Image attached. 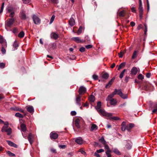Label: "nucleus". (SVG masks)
<instances>
[{"label": "nucleus", "instance_id": "obj_1", "mask_svg": "<svg viewBox=\"0 0 157 157\" xmlns=\"http://www.w3.org/2000/svg\"><path fill=\"white\" fill-rule=\"evenodd\" d=\"M101 105L100 101H98L97 103V106L95 107V109L101 115L103 116L109 117L112 116V114L111 113H108L105 112L104 110L101 109Z\"/></svg>", "mask_w": 157, "mask_h": 157}, {"label": "nucleus", "instance_id": "obj_2", "mask_svg": "<svg viewBox=\"0 0 157 157\" xmlns=\"http://www.w3.org/2000/svg\"><path fill=\"white\" fill-rule=\"evenodd\" d=\"M124 143L125 144L124 148L128 150H130L132 147V143L129 140H125L124 142Z\"/></svg>", "mask_w": 157, "mask_h": 157}, {"label": "nucleus", "instance_id": "obj_3", "mask_svg": "<svg viewBox=\"0 0 157 157\" xmlns=\"http://www.w3.org/2000/svg\"><path fill=\"white\" fill-rule=\"evenodd\" d=\"M14 21V19L13 18H11L7 20L6 21V27H10L13 25Z\"/></svg>", "mask_w": 157, "mask_h": 157}, {"label": "nucleus", "instance_id": "obj_4", "mask_svg": "<svg viewBox=\"0 0 157 157\" xmlns=\"http://www.w3.org/2000/svg\"><path fill=\"white\" fill-rule=\"evenodd\" d=\"M34 23L36 25H39L40 23V19L36 15H33L32 17Z\"/></svg>", "mask_w": 157, "mask_h": 157}, {"label": "nucleus", "instance_id": "obj_5", "mask_svg": "<svg viewBox=\"0 0 157 157\" xmlns=\"http://www.w3.org/2000/svg\"><path fill=\"white\" fill-rule=\"evenodd\" d=\"M86 91V88L83 86H82L80 87L78 92L80 95H82L84 94Z\"/></svg>", "mask_w": 157, "mask_h": 157}, {"label": "nucleus", "instance_id": "obj_6", "mask_svg": "<svg viewBox=\"0 0 157 157\" xmlns=\"http://www.w3.org/2000/svg\"><path fill=\"white\" fill-rule=\"evenodd\" d=\"M81 95L79 94L77 95L76 97V102L78 105L79 106H80L81 105V103H80L81 101Z\"/></svg>", "mask_w": 157, "mask_h": 157}, {"label": "nucleus", "instance_id": "obj_7", "mask_svg": "<svg viewBox=\"0 0 157 157\" xmlns=\"http://www.w3.org/2000/svg\"><path fill=\"white\" fill-rule=\"evenodd\" d=\"M58 136V135L57 133L52 132L50 134V137L52 139H56Z\"/></svg>", "mask_w": 157, "mask_h": 157}, {"label": "nucleus", "instance_id": "obj_8", "mask_svg": "<svg viewBox=\"0 0 157 157\" xmlns=\"http://www.w3.org/2000/svg\"><path fill=\"white\" fill-rule=\"evenodd\" d=\"M28 140L30 143L31 144L33 142V135L32 133H30L28 137Z\"/></svg>", "mask_w": 157, "mask_h": 157}, {"label": "nucleus", "instance_id": "obj_9", "mask_svg": "<svg viewBox=\"0 0 157 157\" xmlns=\"http://www.w3.org/2000/svg\"><path fill=\"white\" fill-rule=\"evenodd\" d=\"M139 10L140 16V18L141 19L143 16V12L144 11L143 8L142 6V4H139Z\"/></svg>", "mask_w": 157, "mask_h": 157}, {"label": "nucleus", "instance_id": "obj_10", "mask_svg": "<svg viewBox=\"0 0 157 157\" xmlns=\"http://www.w3.org/2000/svg\"><path fill=\"white\" fill-rule=\"evenodd\" d=\"M75 141L77 144L79 145L82 144L83 142L82 138L80 137L76 138Z\"/></svg>", "mask_w": 157, "mask_h": 157}, {"label": "nucleus", "instance_id": "obj_11", "mask_svg": "<svg viewBox=\"0 0 157 157\" xmlns=\"http://www.w3.org/2000/svg\"><path fill=\"white\" fill-rule=\"evenodd\" d=\"M0 43L2 44V46L3 44L5 45L6 47L7 46L6 42L1 36H0Z\"/></svg>", "mask_w": 157, "mask_h": 157}, {"label": "nucleus", "instance_id": "obj_12", "mask_svg": "<svg viewBox=\"0 0 157 157\" xmlns=\"http://www.w3.org/2000/svg\"><path fill=\"white\" fill-rule=\"evenodd\" d=\"M115 79V77H113L112 79H111V80L106 85V88H109L113 84V82L114 81Z\"/></svg>", "mask_w": 157, "mask_h": 157}, {"label": "nucleus", "instance_id": "obj_13", "mask_svg": "<svg viewBox=\"0 0 157 157\" xmlns=\"http://www.w3.org/2000/svg\"><path fill=\"white\" fill-rule=\"evenodd\" d=\"M75 23V21L73 17H71L69 21V24L71 26H74Z\"/></svg>", "mask_w": 157, "mask_h": 157}, {"label": "nucleus", "instance_id": "obj_14", "mask_svg": "<svg viewBox=\"0 0 157 157\" xmlns=\"http://www.w3.org/2000/svg\"><path fill=\"white\" fill-rule=\"evenodd\" d=\"M27 110L28 112L31 114L33 113L34 109L33 107L32 106H29L27 107Z\"/></svg>", "mask_w": 157, "mask_h": 157}, {"label": "nucleus", "instance_id": "obj_15", "mask_svg": "<svg viewBox=\"0 0 157 157\" xmlns=\"http://www.w3.org/2000/svg\"><path fill=\"white\" fill-rule=\"evenodd\" d=\"M13 50L15 51L17 49V47L19 46V44L16 40H15L13 45Z\"/></svg>", "mask_w": 157, "mask_h": 157}, {"label": "nucleus", "instance_id": "obj_16", "mask_svg": "<svg viewBox=\"0 0 157 157\" xmlns=\"http://www.w3.org/2000/svg\"><path fill=\"white\" fill-rule=\"evenodd\" d=\"M126 125L127 130L129 132L130 131V130L134 126V124L132 123H130Z\"/></svg>", "mask_w": 157, "mask_h": 157}, {"label": "nucleus", "instance_id": "obj_17", "mask_svg": "<svg viewBox=\"0 0 157 157\" xmlns=\"http://www.w3.org/2000/svg\"><path fill=\"white\" fill-rule=\"evenodd\" d=\"M5 124L2 128L1 129V131L2 132L6 131V130H7V128L8 127L9 125V123L8 122H6L4 124Z\"/></svg>", "mask_w": 157, "mask_h": 157}, {"label": "nucleus", "instance_id": "obj_18", "mask_svg": "<svg viewBox=\"0 0 157 157\" xmlns=\"http://www.w3.org/2000/svg\"><path fill=\"white\" fill-rule=\"evenodd\" d=\"M98 126L95 124H92L91 126L90 130V131L92 132L97 130L98 129Z\"/></svg>", "mask_w": 157, "mask_h": 157}, {"label": "nucleus", "instance_id": "obj_19", "mask_svg": "<svg viewBox=\"0 0 157 157\" xmlns=\"http://www.w3.org/2000/svg\"><path fill=\"white\" fill-rule=\"evenodd\" d=\"M137 72V69L136 67H134L132 68L131 71V73L132 75H136Z\"/></svg>", "mask_w": 157, "mask_h": 157}, {"label": "nucleus", "instance_id": "obj_20", "mask_svg": "<svg viewBox=\"0 0 157 157\" xmlns=\"http://www.w3.org/2000/svg\"><path fill=\"white\" fill-rule=\"evenodd\" d=\"M72 39L78 43H81L84 42L83 40H81L78 37H74Z\"/></svg>", "mask_w": 157, "mask_h": 157}, {"label": "nucleus", "instance_id": "obj_21", "mask_svg": "<svg viewBox=\"0 0 157 157\" xmlns=\"http://www.w3.org/2000/svg\"><path fill=\"white\" fill-rule=\"evenodd\" d=\"M21 132L27 131L26 126L24 124H21Z\"/></svg>", "mask_w": 157, "mask_h": 157}, {"label": "nucleus", "instance_id": "obj_22", "mask_svg": "<svg viewBox=\"0 0 157 157\" xmlns=\"http://www.w3.org/2000/svg\"><path fill=\"white\" fill-rule=\"evenodd\" d=\"M51 36L52 38L55 40L57 39L59 37L58 35L55 33H52L51 34Z\"/></svg>", "mask_w": 157, "mask_h": 157}, {"label": "nucleus", "instance_id": "obj_23", "mask_svg": "<svg viewBox=\"0 0 157 157\" xmlns=\"http://www.w3.org/2000/svg\"><path fill=\"white\" fill-rule=\"evenodd\" d=\"M7 142L8 144L10 146L13 147H17V145L13 143V142L9 140H7Z\"/></svg>", "mask_w": 157, "mask_h": 157}, {"label": "nucleus", "instance_id": "obj_24", "mask_svg": "<svg viewBox=\"0 0 157 157\" xmlns=\"http://www.w3.org/2000/svg\"><path fill=\"white\" fill-rule=\"evenodd\" d=\"M115 95V94L114 92H113L112 94H109L107 98L106 101H108L112 99V98L114 97Z\"/></svg>", "mask_w": 157, "mask_h": 157}, {"label": "nucleus", "instance_id": "obj_25", "mask_svg": "<svg viewBox=\"0 0 157 157\" xmlns=\"http://www.w3.org/2000/svg\"><path fill=\"white\" fill-rule=\"evenodd\" d=\"M125 123L124 122H123L121 124V129L122 131H124L125 130H127L126 125L125 124Z\"/></svg>", "mask_w": 157, "mask_h": 157}, {"label": "nucleus", "instance_id": "obj_26", "mask_svg": "<svg viewBox=\"0 0 157 157\" xmlns=\"http://www.w3.org/2000/svg\"><path fill=\"white\" fill-rule=\"evenodd\" d=\"M21 19H26V16L24 11H22L21 12Z\"/></svg>", "mask_w": 157, "mask_h": 157}, {"label": "nucleus", "instance_id": "obj_27", "mask_svg": "<svg viewBox=\"0 0 157 157\" xmlns=\"http://www.w3.org/2000/svg\"><path fill=\"white\" fill-rule=\"evenodd\" d=\"M115 94L118 95L119 96L121 95L122 92L121 89L117 90L116 89H115L114 91Z\"/></svg>", "mask_w": 157, "mask_h": 157}, {"label": "nucleus", "instance_id": "obj_28", "mask_svg": "<svg viewBox=\"0 0 157 157\" xmlns=\"http://www.w3.org/2000/svg\"><path fill=\"white\" fill-rule=\"evenodd\" d=\"M80 120L77 118L76 119L75 121V124L76 126L78 128H80L79 125Z\"/></svg>", "mask_w": 157, "mask_h": 157}, {"label": "nucleus", "instance_id": "obj_29", "mask_svg": "<svg viewBox=\"0 0 157 157\" xmlns=\"http://www.w3.org/2000/svg\"><path fill=\"white\" fill-rule=\"evenodd\" d=\"M119 16L121 17H124L125 15V12L124 10L121 11L118 13Z\"/></svg>", "mask_w": 157, "mask_h": 157}, {"label": "nucleus", "instance_id": "obj_30", "mask_svg": "<svg viewBox=\"0 0 157 157\" xmlns=\"http://www.w3.org/2000/svg\"><path fill=\"white\" fill-rule=\"evenodd\" d=\"M125 65V63L123 62L121 63L117 69L118 70H120L121 69L123 68Z\"/></svg>", "mask_w": 157, "mask_h": 157}, {"label": "nucleus", "instance_id": "obj_31", "mask_svg": "<svg viewBox=\"0 0 157 157\" xmlns=\"http://www.w3.org/2000/svg\"><path fill=\"white\" fill-rule=\"evenodd\" d=\"M110 104L112 105H115L117 103V101L114 99H112L109 100Z\"/></svg>", "mask_w": 157, "mask_h": 157}, {"label": "nucleus", "instance_id": "obj_32", "mask_svg": "<svg viewBox=\"0 0 157 157\" xmlns=\"http://www.w3.org/2000/svg\"><path fill=\"white\" fill-rule=\"evenodd\" d=\"M122 98L124 99H127L128 98V95L126 94H124L122 92L120 96Z\"/></svg>", "mask_w": 157, "mask_h": 157}, {"label": "nucleus", "instance_id": "obj_33", "mask_svg": "<svg viewBox=\"0 0 157 157\" xmlns=\"http://www.w3.org/2000/svg\"><path fill=\"white\" fill-rule=\"evenodd\" d=\"M102 76L103 78L105 79H107L109 77V75L108 73H105L103 74Z\"/></svg>", "mask_w": 157, "mask_h": 157}, {"label": "nucleus", "instance_id": "obj_34", "mask_svg": "<svg viewBox=\"0 0 157 157\" xmlns=\"http://www.w3.org/2000/svg\"><path fill=\"white\" fill-rule=\"evenodd\" d=\"M6 47L5 46V45L3 44H2V46L1 52L3 54H4L6 53V51L5 49V48Z\"/></svg>", "mask_w": 157, "mask_h": 157}, {"label": "nucleus", "instance_id": "obj_35", "mask_svg": "<svg viewBox=\"0 0 157 157\" xmlns=\"http://www.w3.org/2000/svg\"><path fill=\"white\" fill-rule=\"evenodd\" d=\"M90 101L91 102H94L95 100V98L93 95H91L89 98Z\"/></svg>", "mask_w": 157, "mask_h": 157}, {"label": "nucleus", "instance_id": "obj_36", "mask_svg": "<svg viewBox=\"0 0 157 157\" xmlns=\"http://www.w3.org/2000/svg\"><path fill=\"white\" fill-rule=\"evenodd\" d=\"M22 134V136L23 137L25 138L26 139L27 136L28 135V133L27 131H24V132H21Z\"/></svg>", "mask_w": 157, "mask_h": 157}, {"label": "nucleus", "instance_id": "obj_37", "mask_svg": "<svg viewBox=\"0 0 157 157\" xmlns=\"http://www.w3.org/2000/svg\"><path fill=\"white\" fill-rule=\"evenodd\" d=\"M111 152L110 150H107L105 151V154L107 156V157H112L110 153Z\"/></svg>", "mask_w": 157, "mask_h": 157}, {"label": "nucleus", "instance_id": "obj_38", "mask_svg": "<svg viewBox=\"0 0 157 157\" xmlns=\"http://www.w3.org/2000/svg\"><path fill=\"white\" fill-rule=\"evenodd\" d=\"M15 116L16 117H20V118H23L24 117V116L22 114L20 113H15Z\"/></svg>", "mask_w": 157, "mask_h": 157}, {"label": "nucleus", "instance_id": "obj_39", "mask_svg": "<svg viewBox=\"0 0 157 157\" xmlns=\"http://www.w3.org/2000/svg\"><path fill=\"white\" fill-rule=\"evenodd\" d=\"M137 53H138V52L136 51H135L134 52L133 54L132 55V59H134L137 56Z\"/></svg>", "mask_w": 157, "mask_h": 157}, {"label": "nucleus", "instance_id": "obj_40", "mask_svg": "<svg viewBox=\"0 0 157 157\" xmlns=\"http://www.w3.org/2000/svg\"><path fill=\"white\" fill-rule=\"evenodd\" d=\"M6 132H7V135H10L12 133V129L11 128H10L7 129Z\"/></svg>", "mask_w": 157, "mask_h": 157}, {"label": "nucleus", "instance_id": "obj_41", "mask_svg": "<svg viewBox=\"0 0 157 157\" xmlns=\"http://www.w3.org/2000/svg\"><path fill=\"white\" fill-rule=\"evenodd\" d=\"M25 33L23 31H21L18 35V36L20 38H22L24 36Z\"/></svg>", "mask_w": 157, "mask_h": 157}, {"label": "nucleus", "instance_id": "obj_42", "mask_svg": "<svg viewBox=\"0 0 157 157\" xmlns=\"http://www.w3.org/2000/svg\"><path fill=\"white\" fill-rule=\"evenodd\" d=\"M126 71V69H124L122 72L120 73L119 77L121 78H122L124 76V73H125V71Z\"/></svg>", "mask_w": 157, "mask_h": 157}, {"label": "nucleus", "instance_id": "obj_43", "mask_svg": "<svg viewBox=\"0 0 157 157\" xmlns=\"http://www.w3.org/2000/svg\"><path fill=\"white\" fill-rule=\"evenodd\" d=\"M113 151L114 153L118 155H121L120 152L117 149H114Z\"/></svg>", "mask_w": 157, "mask_h": 157}, {"label": "nucleus", "instance_id": "obj_44", "mask_svg": "<svg viewBox=\"0 0 157 157\" xmlns=\"http://www.w3.org/2000/svg\"><path fill=\"white\" fill-rule=\"evenodd\" d=\"M78 152H80L83 155H86V152L84 150H83L82 149H80Z\"/></svg>", "mask_w": 157, "mask_h": 157}, {"label": "nucleus", "instance_id": "obj_45", "mask_svg": "<svg viewBox=\"0 0 157 157\" xmlns=\"http://www.w3.org/2000/svg\"><path fill=\"white\" fill-rule=\"evenodd\" d=\"M125 52V51L124 50L123 52H120L119 53V56L120 58H122L123 57V54H124Z\"/></svg>", "mask_w": 157, "mask_h": 157}, {"label": "nucleus", "instance_id": "obj_46", "mask_svg": "<svg viewBox=\"0 0 157 157\" xmlns=\"http://www.w3.org/2000/svg\"><path fill=\"white\" fill-rule=\"evenodd\" d=\"M99 141L102 143L104 144H105V141L103 137H102L100 139H99Z\"/></svg>", "mask_w": 157, "mask_h": 157}, {"label": "nucleus", "instance_id": "obj_47", "mask_svg": "<svg viewBox=\"0 0 157 157\" xmlns=\"http://www.w3.org/2000/svg\"><path fill=\"white\" fill-rule=\"evenodd\" d=\"M154 109L152 110L153 113H155L157 112V104H156L154 106Z\"/></svg>", "mask_w": 157, "mask_h": 157}, {"label": "nucleus", "instance_id": "obj_48", "mask_svg": "<svg viewBox=\"0 0 157 157\" xmlns=\"http://www.w3.org/2000/svg\"><path fill=\"white\" fill-rule=\"evenodd\" d=\"M85 40H83L84 42L85 41L87 42L88 43H89L90 41V40L89 39V36H85Z\"/></svg>", "mask_w": 157, "mask_h": 157}, {"label": "nucleus", "instance_id": "obj_49", "mask_svg": "<svg viewBox=\"0 0 157 157\" xmlns=\"http://www.w3.org/2000/svg\"><path fill=\"white\" fill-rule=\"evenodd\" d=\"M82 30V27L81 26H80L79 27V29L78 30V31L77 32L78 34V35L80 34L81 33Z\"/></svg>", "mask_w": 157, "mask_h": 157}, {"label": "nucleus", "instance_id": "obj_50", "mask_svg": "<svg viewBox=\"0 0 157 157\" xmlns=\"http://www.w3.org/2000/svg\"><path fill=\"white\" fill-rule=\"evenodd\" d=\"M7 10L8 12L10 13L14 11L13 9L11 7H9L7 9Z\"/></svg>", "mask_w": 157, "mask_h": 157}, {"label": "nucleus", "instance_id": "obj_51", "mask_svg": "<svg viewBox=\"0 0 157 157\" xmlns=\"http://www.w3.org/2000/svg\"><path fill=\"white\" fill-rule=\"evenodd\" d=\"M55 18V16L54 15H53L52 16L50 22V24H52L53 21H54Z\"/></svg>", "mask_w": 157, "mask_h": 157}, {"label": "nucleus", "instance_id": "obj_52", "mask_svg": "<svg viewBox=\"0 0 157 157\" xmlns=\"http://www.w3.org/2000/svg\"><path fill=\"white\" fill-rule=\"evenodd\" d=\"M7 154L10 156H15V154H14L13 153L11 152L10 151H7Z\"/></svg>", "mask_w": 157, "mask_h": 157}, {"label": "nucleus", "instance_id": "obj_53", "mask_svg": "<svg viewBox=\"0 0 157 157\" xmlns=\"http://www.w3.org/2000/svg\"><path fill=\"white\" fill-rule=\"evenodd\" d=\"M138 78L139 79L142 80L144 78V76L141 74H140L138 76Z\"/></svg>", "mask_w": 157, "mask_h": 157}, {"label": "nucleus", "instance_id": "obj_54", "mask_svg": "<svg viewBox=\"0 0 157 157\" xmlns=\"http://www.w3.org/2000/svg\"><path fill=\"white\" fill-rule=\"evenodd\" d=\"M144 26L145 27V30H144V34L146 35L147 32V25L146 24H144Z\"/></svg>", "mask_w": 157, "mask_h": 157}, {"label": "nucleus", "instance_id": "obj_55", "mask_svg": "<svg viewBox=\"0 0 157 157\" xmlns=\"http://www.w3.org/2000/svg\"><path fill=\"white\" fill-rule=\"evenodd\" d=\"M5 67V64L2 63H0V68H3Z\"/></svg>", "mask_w": 157, "mask_h": 157}, {"label": "nucleus", "instance_id": "obj_56", "mask_svg": "<svg viewBox=\"0 0 157 157\" xmlns=\"http://www.w3.org/2000/svg\"><path fill=\"white\" fill-rule=\"evenodd\" d=\"M94 80H97L98 79V76L95 75H94L92 76Z\"/></svg>", "mask_w": 157, "mask_h": 157}, {"label": "nucleus", "instance_id": "obj_57", "mask_svg": "<svg viewBox=\"0 0 157 157\" xmlns=\"http://www.w3.org/2000/svg\"><path fill=\"white\" fill-rule=\"evenodd\" d=\"M51 2L54 4H57L59 2L58 0H50Z\"/></svg>", "mask_w": 157, "mask_h": 157}, {"label": "nucleus", "instance_id": "obj_58", "mask_svg": "<svg viewBox=\"0 0 157 157\" xmlns=\"http://www.w3.org/2000/svg\"><path fill=\"white\" fill-rule=\"evenodd\" d=\"M85 48L84 47H82L80 48L79 50L80 52H84L85 51Z\"/></svg>", "mask_w": 157, "mask_h": 157}, {"label": "nucleus", "instance_id": "obj_59", "mask_svg": "<svg viewBox=\"0 0 157 157\" xmlns=\"http://www.w3.org/2000/svg\"><path fill=\"white\" fill-rule=\"evenodd\" d=\"M23 3L25 4H28L29 3L30 0H22Z\"/></svg>", "mask_w": 157, "mask_h": 157}, {"label": "nucleus", "instance_id": "obj_60", "mask_svg": "<svg viewBox=\"0 0 157 157\" xmlns=\"http://www.w3.org/2000/svg\"><path fill=\"white\" fill-rule=\"evenodd\" d=\"M14 14V11H12L10 13V16L12 18L13 17Z\"/></svg>", "mask_w": 157, "mask_h": 157}, {"label": "nucleus", "instance_id": "obj_61", "mask_svg": "<svg viewBox=\"0 0 157 157\" xmlns=\"http://www.w3.org/2000/svg\"><path fill=\"white\" fill-rule=\"evenodd\" d=\"M97 153H100L104 151V150L102 149H101L98 150H97L96 151Z\"/></svg>", "mask_w": 157, "mask_h": 157}, {"label": "nucleus", "instance_id": "obj_62", "mask_svg": "<svg viewBox=\"0 0 157 157\" xmlns=\"http://www.w3.org/2000/svg\"><path fill=\"white\" fill-rule=\"evenodd\" d=\"M66 147V145H59V147L60 148L64 149Z\"/></svg>", "mask_w": 157, "mask_h": 157}, {"label": "nucleus", "instance_id": "obj_63", "mask_svg": "<svg viewBox=\"0 0 157 157\" xmlns=\"http://www.w3.org/2000/svg\"><path fill=\"white\" fill-rule=\"evenodd\" d=\"M71 115L72 116H75L76 115V113L75 111H72L71 112Z\"/></svg>", "mask_w": 157, "mask_h": 157}, {"label": "nucleus", "instance_id": "obj_64", "mask_svg": "<svg viewBox=\"0 0 157 157\" xmlns=\"http://www.w3.org/2000/svg\"><path fill=\"white\" fill-rule=\"evenodd\" d=\"M96 151L94 153V156L97 157H100V155Z\"/></svg>", "mask_w": 157, "mask_h": 157}]
</instances>
